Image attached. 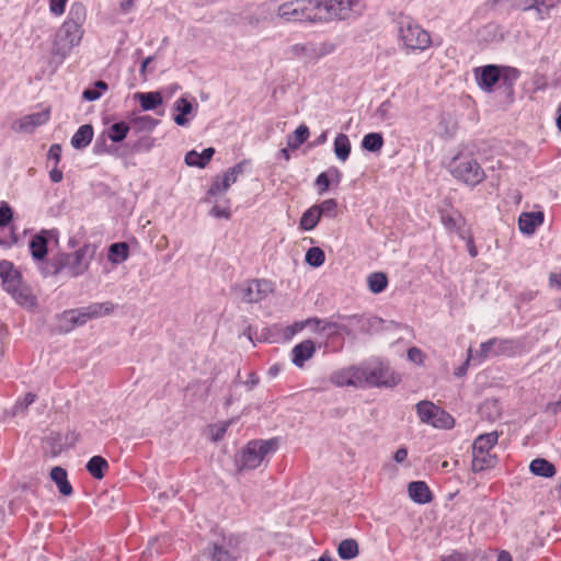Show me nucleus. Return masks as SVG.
Returning a JSON list of instances; mask_svg holds the SVG:
<instances>
[{
    "instance_id": "4",
    "label": "nucleus",
    "mask_w": 561,
    "mask_h": 561,
    "mask_svg": "<svg viewBox=\"0 0 561 561\" xmlns=\"http://www.w3.org/2000/svg\"><path fill=\"white\" fill-rule=\"evenodd\" d=\"M449 172L459 182L474 187L485 179V172L471 153H458L449 164Z\"/></svg>"
},
{
    "instance_id": "15",
    "label": "nucleus",
    "mask_w": 561,
    "mask_h": 561,
    "mask_svg": "<svg viewBox=\"0 0 561 561\" xmlns=\"http://www.w3.org/2000/svg\"><path fill=\"white\" fill-rule=\"evenodd\" d=\"M50 118V108L23 116L14 123L16 129L23 133H33L35 128L45 125Z\"/></svg>"
},
{
    "instance_id": "63",
    "label": "nucleus",
    "mask_w": 561,
    "mask_h": 561,
    "mask_svg": "<svg viewBox=\"0 0 561 561\" xmlns=\"http://www.w3.org/2000/svg\"><path fill=\"white\" fill-rule=\"evenodd\" d=\"M549 286L551 288L561 289V272L549 274Z\"/></svg>"
},
{
    "instance_id": "29",
    "label": "nucleus",
    "mask_w": 561,
    "mask_h": 561,
    "mask_svg": "<svg viewBox=\"0 0 561 561\" xmlns=\"http://www.w3.org/2000/svg\"><path fill=\"white\" fill-rule=\"evenodd\" d=\"M135 99L140 102V106L144 111H151L162 104V95L160 92H138L135 94Z\"/></svg>"
},
{
    "instance_id": "52",
    "label": "nucleus",
    "mask_w": 561,
    "mask_h": 561,
    "mask_svg": "<svg viewBox=\"0 0 561 561\" xmlns=\"http://www.w3.org/2000/svg\"><path fill=\"white\" fill-rule=\"evenodd\" d=\"M134 123L140 129L152 130L158 125L159 121L151 117L150 115H144V116H139V117L135 118Z\"/></svg>"
},
{
    "instance_id": "62",
    "label": "nucleus",
    "mask_w": 561,
    "mask_h": 561,
    "mask_svg": "<svg viewBox=\"0 0 561 561\" xmlns=\"http://www.w3.org/2000/svg\"><path fill=\"white\" fill-rule=\"evenodd\" d=\"M440 561H470L469 557L465 553L453 551L450 554L442 558Z\"/></svg>"
},
{
    "instance_id": "58",
    "label": "nucleus",
    "mask_w": 561,
    "mask_h": 561,
    "mask_svg": "<svg viewBox=\"0 0 561 561\" xmlns=\"http://www.w3.org/2000/svg\"><path fill=\"white\" fill-rule=\"evenodd\" d=\"M61 151H62V148L59 144L51 145L47 152L48 160H50V159L54 160L55 165H57L61 159Z\"/></svg>"
},
{
    "instance_id": "26",
    "label": "nucleus",
    "mask_w": 561,
    "mask_h": 561,
    "mask_svg": "<svg viewBox=\"0 0 561 561\" xmlns=\"http://www.w3.org/2000/svg\"><path fill=\"white\" fill-rule=\"evenodd\" d=\"M316 5V15H322V21H329L332 19L337 20L336 9L342 3H337V0H314Z\"/></svg>"
},
{
    "instance_id": "20",
    "label": "nucleus",
    "mask_w": 561,
    "mask_h": 561,
    "mask_svg": "<svg viewBox=\"0 0 561 561\" xmlns=\"http://www.w3.org/2000/svg\"><path fill=\"white\" fill-rule=\"evenodd\" d=\"M542 211L522 213L518 218L519 230L524 234H533L535 230L543 222Z\"/></svg>"
},
{
    "instance_id": "5",
    "label": "nucleus",
    "mask_w": 561,
    "mask_h": 561,
    "mask_svg": "<svg viewBox=\"0 0 561 561\" xmlns=\"http://www.w3.org/2000/svg\"><path fill=\"white\" fill-rule=\"evenodd\" d=\"M499 433L496 431L479 435L472 445L471 469L473 472H481L494 468L497 457L491 454L497 444Z\"/></svg>"
},
{
    "instance_id": "7",
    "label": "nucleus",
    "mask_w": 561,
    "mask_h": 561,
    "mask_svg": "<svg viewBox=\"0 0 561 561\" xmlns=\"http://www.w3.org/2000/svg\"><path fill=\"white\" fill-rule=\"evenodd\" d=\"M277 447L278 442L276 438L250 440L237 459L239 468L241 470L256 469L268 454L276 451Z\"/></svg>"
},
{
    "instance_id": "33",
    "label": "nucleus",
    "mask_w": 561,
    "mask_h": 561,
    "mask_svg": "<svg viewBox=\"0 0 561 561\" xmlns=\"http://www.w3.org/2000/svg\"><path fill=\"white\" fill-rule=\"evenodd\" d=\"M519 351V344L514 340L496 339L494 343L495 356H514Z\"/></svg>"
},
{
    "instance_id": "48",
    "label": "nucleus",
    "mask_w": 561,
    "mask_h": 561,
    "mask_svg": "<svg viewBox=\"0 0 561 561\" xmlns=\"http://www.w3.org/2000/svg\"><path fill=\"white\" fill-rule=\"evenodd\" d=\"M58 263H59V260H58V253H57L43 264V266L41 268L42 274L45 277L50 276V275L61 274L60 265Z\"/></svg>"
},
{
    "instance_id": "21",
    "label": "nucleus",
    "mask_w": 561,
    "mask_h": 561,
    "mask_svg": "<svg viewBox=\"0 0 561 561\" xmlns=\"http://www.w3.org/2000/svg\"><path fill=\"white\" fill-rule=\"evenodd\" d=\"M48 233L49 231L42 230L30 240L28 247L33 260L43 261L46 257L48 251Z\"/></svg>"
},
{
    "instance_id": "37",
    "label": "nucleus",
    "mask_w": 561,
    "mask_h": 561,
    "mask_svg": "<svg viewBox=\"0 0 561 561\" xmlns=\"http://www.w3.org/2000/svg\"><path fill=\"white\" fill-rule=\"evenodd\" d=\"M129 129V125L122 121L111 125L105 134L113 142H121L127 137Z\"/></svg>"
},
{
    "instance_id": "8",
    "label": "nucleus",
    "mask_w": 561,
    "mask_h": 561,
    "mask_svg": "<svg viewBox=\"0 0 561 561\" xmlns=\"http://www.w3.org/2000/svg\"><path fill=\"white\" fill-rule=\"evenodd\" d=\"M416 413L422 423L436 428L449 430L455 425V419L431 401H420L416 404Z\"/></svg>"
},
{
    "instance_id": "9",
    "label": "nucleus",
    "mask_w": 561,
    "mask_h": 561,
    "mask_svg": "<svg viewBox=\"0 0 561 561\" xmlns=\"http://www.w3.org/2000/svg\"><path fill=\"white\" fill-rule=\"evenodd\" d=\"M236 290L239 291L243 302L257 304L274 291V285L271 280L255 278L238 285Z\"/></svg>"
},
{
    "instance_id": "17",
    "label": "nucleus",
    "mask_w": 561,
    "mask_h": 561,
    "mask_svg": "<svg viewBox=\"0 0 561 561\" xmlns=\"http://www.w3.org/2000/svg\"><path fill=\"white\" fill-rule=\"evenodd\" d=\"M316 351L317 347L312 340H304L291 350L293 364L298 368H302L306 362L313 357Z\"/></svg>"
},
{
    "instance_id": "54",
    "label": "nucleus",
    "mask_w": 561,
    "mask_h": 561,
    "mask_svg": "<svg viewBox=\"0 0 561 561\" xmlns=\"http://www.w3.org/2000/svg\"><path fill=\"white\" fill-rule=\"evenodd\" d=\"M408 358L412 363L421 366L424 364L425 354L423 353V351L421 348L413 346L408 350Z\"/></svg>"
},
{
    "instance_id": "60",
    "label": "nucleus",
    "mask_w": 561,
    "mask_h": 561,
    "mask_svg": "<svg viewBox=\"0 0 561 561\" xmlns=\"http://www.w3.org/2000/svg\"><path fill=\"white\" fill-rule=\"evenodd\" d=\"M250 164V161L249 160H243V161H240L238 162L237 164H234L233 167L229 168L228 170L230 171V174L231 175H234V176H239L241 174L244 173L245 171V168L247 165Z\"/></svg>"
},
{
    "instance_id": "16",
    "label": "nucleus",
    "mask_w": 561,
    "mask_h": 561,
    "mask_svg": "<svg viewBox=\"0 0 561 561\" xmlns=\"http://www.w3.org/2000/svg\"><path fill=\"white\" fill-rule=\"evenodd\" d=\"M476 77L479 87L486 92H491L494 84L501 80L500 68L495 65L478 68L476 69Z\"/></svg>"
},
{
    "instance_id": "43",
    "label": "nucleus",
    "mask_w": 561,
    "mask_h": 561,
    "mask_svg": "<svg viewBox=\"0 0 561 561\" xmlns=\"http://www.w3.org/2000/svg\"><path fill=\"white\" fill-rule=\"evenodd\" d=\"M512 8L522 11L536 10L539 19H543L539 0H507Z\"/></svg>"
},
{
    "instance_id": "44",
    "label": "nucleus",
    "mask_w": 561,
    "mask_h": 561,
    "mask_svg": "<svg viewBox=\"0 0 561 561\" xmlns=\"http://www.w3.org/2000/svg\"><path fill=\"white\" fill-rule=\"evenodd\" d=\"M356 368L357 367H351L346 370L333 374L331 377V381L335 386H339V387H343V386H354L355 387V383L351 382V380L354 379L353 374L356 370Z\"/></svg>"
},
{
    "instance_id": "28",
    "label": "nucleus",
    "mask_w": 561,
    "mask_h": 561,
    "mask_svg": "<svg viewBox=\"0 0 561 561\" xmlns=\"http://www.w3.org/2000/svg\"><path fill=\"white\" fill-rule=\"evenodd\" d=\"M529 470L533 474L551 478L556 474V467L543 458H536L530 462Z\"/></svg>"
},
{
    "instance_id": "64",
    "label": "nucleus",
    "mask_w": 561,
    "mask_h": 561,
    "mask_svg": "<svg viewBox=\"0 0 561 561\" xmlns=\"http://www.w3.org/2000/svg\"><path fill=\"white\" fill-rule=\"evenodd\" d=\"M546 412L551 413L552 415H557L561 412V399L556 402H549L546 405Z\"/></svg>"
},
{
    "instance_id": "27",
    "label": "nucleus",
    "mask_w": 561,
    "mask_h": 561,
    "mask_svg": "<svg viewBox=\"0 0 561 561\" xmlns=\"http://www.w3.org/2000/svg\"><path fill=\"white\" fill-rule=\"evenodd\" d=\"M50 478L57 484L62 495L69 496L72 494V486L67 479V471L64 468L54 467L50 471Z\"/></svg>"
},
{
    "instance_id": "11",
    "label": "nucleus",
    "mask_w": 561,
    "mask_h": 561,
    "mask_svg": "<svg viewBox=\"0 0 561 561\" xmlns=\"http://www.w3.org/2000/svg\"><path fill=\"white\" fill-rule=\"evenodd\" d=\"M237 546L232 537H222L220 541L213 542L203 551V557L208 561H233L237 557Z\"/></svg>"
},
{
    "instance_id": "56",
    "label": "nucleus",
    "mask_w": 561,
    "mask_h": 561,
    "mask_svg": "<svg viewBox=\"0 0 561 561\" xmlns=\"http://www.w3.org/2000/svg\"><path fill=\"white\" fill-rule=\"evenodd\" d=\"M68 0H49V10L56 15L60 16L65 13L66 4Z\"/></svg>"
},
{
    "instance_id": "30",
    "label": "nucleus",
    "mask_w": 561,
    "mask_h": 561,
    "mask_svg": "<svg viewBox=\"0 0 561 561\" xmlns=\"http://www.w3.org/2000/svg\"><path fill=\"white\" fill-rule=\"evenodd\" d=\"M88 320L107 316L114 311V305L111 301L95 302L83 308Z\"/></svg>"
},
{
    "instance_id": "32",
    "label": "nucleus",
    "mask_w": 561,
    "mask_h": 561,
    "mask_svg": "<svg viewBox=\"0 0 561 561\" xmlns=\"http://www.w3.org/2000/svg\"><path fill=\"white\" fill-rule=\"evenodd\" d=\"M88 472L95 479L104 478L108 463L102 456H93L85 466Z\"/></svg>"
},
{
    "instance_id": "45",
    "label": "nucleus",
    "mask_w": 561,
    "mask_h": 561,
    "mask_svg": "<svg viewBox=\"0 0 561 561\" xmlns=\"http://www.w3.org/2000/svg\"><path fill=\"white\" fill-rule=\"evenodd\" d=\"M324 251L318 247L310 248L306 253V262L313 267L321 266L324 263Z\"/></svg>"
},
{
    "instance_id": "59",
    "label": "nucleus",
    "mask_w": 561,
    "mask_h": 561,
    "mask_svg": "<svg viewBox=\"0 0 561 561\" xmlns=\"http://www.w3.org/2000/svg\"><path fill=\"white\" fill-rule=\"evenodd\" d=\"M561 2V0H539L540 3V10L542 12L543 19L548 16L549 11L558 5Z\"/></svg>"
},
{
    "instance_id": "6",
    "label": "nucleus",
    "mask_w": 561,
    "mask_h": 561,
    "mask_svg": "<svg viewBox=\"0 0 561 561\" xmlns=\"http://www.w3.org/2000/svg\"><path fill=\"white\" fill-rule=\"evenodd\" d=\"M314 0H291L277 8V16L285 22L318 23L322 22V15H316Z\"/></svg>"
},
{
    "instance_id": "53",
    "label": "nucleus",
    "mask_w": 561,
    "mask_h": 561,
    "mask_svg": "<svg viewBox=\"0 0 561 561\" xmlns=\"http://www.w3.org/2000/svg\"><path fill=\"white\" fill-rule=\"evenodd\" d=\"M12 208L7 202L0 203V228L5 227L12 220Z\"/></svg>"
},
{
    "instance_id": "46",
    "label": "nucleus",
    "mask_w": 561,
    "mask_h": 561,
    "mask_svg": "<svg viewBox=\"0 0 561 561\" xmlns=\"http://www.w3.org/2000/svg\"><path fill=\"white\" fill-rule=\"evenodd\" d=\"M229 188L222 187V180L219 179V176H215L209 188L206 192L205 197L203 198V202L205 203H213L215 202V197L221 193H225Z\"/></svg>"
},
{
    "instance_id": "23",
    "label": "nucleus",
    "mask_w": 561,
    "mask_h": 561,
    "mask_svg": "<svg viewBox=\"0 0 561 561\" xmlns=\"http://www.w3.org/2000/svg\"><path fill=\"white\" fill-rule=\"evenodd\" d=\"M215 154V149L213 147L204 149L201 153L195 150H191L185 154L184 161L190 167L205 168L213 156Z\"/></svg>"
},
{
    "instance_id": "61",
    "label": "nucleus",
    "mask_w": 561,
    "mask_h": 561,
    "mask_svg": "<svg viewBox=\"0 0 561 561\" xmlns=\"http://www.w3.org/2000/svg\"><path fill=\"white\" fill-rule=\"evenodd\" d=\"M102 95V92L96 90L94 87L85 89L82 93V98L87 101H95L100 99Z\"/></svg>"
},
{
    "instance_id": "31",
    "label": "nucleus",
    "mask_w": 561,
    "mask_h": 561,
    "mask_svg": "<svg viewBox=\"0 0 561 561\" xmlns=\"http://www.w3.org/2000/svg\"><path fill=\"white\" fill-rule=\"evenodd\" d=\"M129 247L126 242H116L110 245L107 259L113 264H119L128 259Z\"/></svg>"
},
{
    "instance_id": "36",
    "label": "nucleus",
    "mask_w": 561,
    "mask_h": 561,
    "mask_svg": "<svg viewBox=\"0 0 561 561\" xmlns=\"http://www.w3.org/2000/svg\"><path fill=\"white\" fill-rule=\"evenodd\" d=\"M334 153L341 161H346L351 153V142L345 134H339L334 139Z\"/></svg>"
},
{
    "instance_id": "12",
    "label": "nucleus",
    "mask_w": 561,
    "mask_h": 561,
    "mask_svg": "<svg viewBox=\"0 0 561 561\" xmlns=\"http://www.w3.org/2000/svg\"><path fill=\"white\" fill-rule=\"evenodd\" d=\"M333 49L334 46L332 44H321L320 46H318L312 42H308L293 45L289 48V53L293 57L296 58L307 57L309 59L318 60L323 56L332 53Z\"/></svg>"
},
{
    "instance_id": "10",
    "label": "nucleus",
    "mask_w": 561,
    "mask_h": 561,
    "mask_svg": "<svg viewBox=\"0 0 561 561\" xmlns=\"http://www.w3.org/2000/svg\"><path fill=\"white\" fill-rule=\"evenodd\" d=\"M88 250L89 244H84L72 253H58L61 273L66 272L70 277L82 275L89 267V263L84 261Z\"/></svg>"
},
{
    "instance_id": "57",
    "label": "nucleus",
    "mask_w": 561,
    "mask_h": 561,
    "mask_svg": "<svg viewBox=\"0 0 561 561\" xmlns=\"http://www.w3.org/2000/svg\"><path fill=\"white\" fill-rule=\"evenodd\" d=\"M392 107V103L390 102V100H386L383 101L379 107L377 108L376 111V114L377 116L381 119V121H387L390 118V115H389V112Z\"/></svg>"
},
{
    "instance_id": "2",
    "label": "nucleus",
    "mask_w": 561,
    "mask_h": 561,
    "mask_svg": "<svg viewBox=\"0 0 561 561\" xmlns=\"http://www.w3.org/2000/svg\"><path fill=\"white\" fill-rule=\"evenodd\" d=\"M355 387H386L393 388L401 382V376L388 364L377 363L375 365L358 367L353 374Z\"/></svg>"
},
{
    "instance_id": "3",
    "label": "nucleus",
    "mask_w": 561,
    "mask_h": 561,
    "mask_svg": "<svg viewBox=\"0 0 561 561\" xmlns=\"http://www.w3.org/2000/svg\"><path fill=\"white\" fill-rule=\"evenodd\" d=\"M399 43L407 51H424L432 45L430 33L410 16L398 20Z\"/></svg>"
},
{
    "instance_id": "55",
    "label": "nucleus",
    "mask_w": 561,
    "mask_h": 561,
    "mask_svg": "<svg viewBox=\"0 0 561 561\" xmlns=\"http://www.w3.org/2000/svg\"><path fill=\"white\" fill-rule=\"evenodd\" d=\"M314 184L318 188L319 194L325 193L330 187V176L328 172L320 173L317 176Z\"/></svg>"
},
{
    "instance_id": "39",
    "label": "nucleus",
    "mask_w": 561,
    "mask_h": 561,
    "mask_svg": "<svg viewBox=\"0 0 561 561\" xmlns=\"http://www.w3.org/2000/svg\"><path fill=\"white\" fill-rule=\"evenodd\" d=\"M309 128L306 125H299L295 131L288 136L287 145L291 149L299 148L309 137Z\"/></svg>"
},
{
    "instance_id": "49",
    "label": "nucleus",
    "mask_w": 561,
    "mask_h": 561,
    "mask_svg": "<svg viewBox=\"0 0 561 561\" xmlns=\"http://www.w3.org/2000/svg\"><path fill=\"white\" fill-rule=\"evenodd\" d=\"M494 343H495V337L490 339L489 341L481 343L480 351L477 354V357L479 358V363H481L482 360L486 359L488 357H494L495 356Z\"/></svg>"
},
{
    "instance_id": "40",
    "label": "nucleus",
    "mask_w": 561,
    "mask_h": 561,
    "mask_svg": "<svg viewBox=\"0 0 561 561\" xmlns=\"http://www.w3.org/2000/svg\"><path fill=\"white\" fill-rule=\"evenodd\" d=\"M440 221L443 226L449 231L454 232L460 229V222L462 221V217L459 213H448L446 210H440Z\"/></svg>"
},
{
    "instance_id": "51",
    "label": "nucleus",
    "mask_w": 561,
    "mask_h": 561,
    "mask_svg": "<svg viewBox=\"0 0 561 561\" xmlns=\"http://www.w3.org/2000/svg\"><path fill=\"white\" fill-rule=\"evenodd\" d=\"M209 215L215 218H224L230 219L231 210H230V201H226V206L214 205L209 211Z\"/></svg>"
},
{
    "instance_id": "41",
    "label": "nucleus",
    "mask_w": 561,
    "mask_h": 561,
    "mask_svg": "<svg viewBox=\"0 0 561 561\" xmlns=\"http://www.w3.org/2000/svg\"><path fill=\"white\" fill-rule=\"evenodd\" d=\"M362 146L370 152L379 151L383 146V137L379 133H369L364 136Z\"/></svg>"
},
{
    "instance_id": "19",
    "label": "nucleus",
    "mask_w": 561,
    "mask_h": 561,
    "mask_svg": "<svg viewBox=\"0 0 561 561\" xmlns=\"http://www.w3.org/2000/svg\"><path fill=\"white\" fill-rule=\"evenodd\" d=\"M337 3H342L336 9L337 20H348L353 16H359L366 9V5L362 0H337Z\"/></svg>"
},
{
    "instance_id": "38",
    "label": "nucleus",
    "mask_w": 561,
    "mask_h": 561,
    "mask_svg": "<svg viewBox=\"0 0 561 561\" xmlns=\"http://www.w3.org/2000/svg\"><path fill=\"white\" fill-rule=\"evenodd\" d=\"M358 543L355 539H344L337 548L339 557L343 560H350L358 554Z\"/></svg>"
},
{
    "instance_id": "25",
    "label": "nucleus",
    "mask_w": 561,
    "mask_h": 561,
    "mask_svg": "<svg viewBox=\"0 0 561 561\" xmlns=\"http://www.w3.org/2000/svg\"><path fill=\"white\" fill-rule=\"evenodd\" d=\"M11 297L19 304L21 307L24 308H33L36 306L37 299L36 296L33 294L32 288L23 283L16 288V291L10 294Z\"/></svg>"
},
{
    "instance_id": "14",
    "label": "nucleus",
    "mask_w": 561,
    "mask_h": 561,
    "mask_svg": "<svg viewBox=\"0 0 561 561\" xmlns=\"http://www.w3.org/2000/svg\"><path fill=\"white\" fill-rule=\"evenodd\" d=\"M0 277L2 279V288L9 295L16 291V288L24 283L21 273L8 261L0 263Z\"/></svg>"
},
{
    "instance_id": "42",
    "label": "nucleus",
    "mask_w": 561,
    "mask_h": 561,
    "mask_svg": "<svg viewBox=\"0 0 561 561\" xmlns=\"http://www.w3.org/2000/svg\"><path fill=\"white\" fill-rule=\"evenodd\" d=\"M388 285L387 275L382 272L371 273L368 276V287L374 294H379L386 289Z\"/></svg>"
},
{
    "instance_id": "35",
    "label": "nucleus",
    "mask_w": 561,
    "mask_h": 561,
    "mask_svg": "<svg viewBox=\"0 0 561 561\" xmlns=\"http://www.w3.org/2000/svg\"><path fill=\"white\" fill-rule=\"evenodd\" d=\"M192 103L185 96H181L174 103V110L179 112V114L174 116L175 124L179 126L186 125L187 118L185 117V115L190 114L192 112Z\"/></svg>"
},
{
    "instance_id": "34",
    "label": "nucleus",
    "mask_w": 561,
    "mask_h": 561,
    "mask_svg": "<svg viewBox=\"0 0 561 561\" xmlns=\"http://www.w3.org/2000/svg\"><path fill=\"white\" fill-rule=\"evenodd\" d=\"M321 219L318 207L314 205L308 208L301 216L299 228L304 231H310L317 227Z\"/></svg>"
},
{
    "instance_id": "13",
    "label": "nucleus",
    "mask_w": 561,
    "mask_h": 561,
    "mask_svg": "<svg viewBox=\"0 0 561 561\" xmlns=\"http://www.w3.org/2000/svg\"><path fill=\"white\" fill-rule=\"evenodd\" d=\"M307 325H313L316 332H328V337H332L339 333L350 335L352 330L340 321H334L333 317L330 319L309 318L306 320Z\"/></svg>"
},
{
    "instance_id": "18",
    "label": "nucleus",
    "mask_w": 561,
    "mask_h": 561,
    "mask_svg": "<svg viewBox=\"0 0 561 561\" xmlns=\"http://www.w3.org/2000/svg\"><path fill=\"white\" fill-rule=\"evenodd\" d=\"M60 328L64 332H69L76 327L85 324L89 320L83 308L64 311L60 317Z\"/></svg>"
},
{
    "instance_id": "22",
    "label": "nucleus",
    "mask_w": 561,
    "mask_h": 561,
    "mask_svg": "<svg viewBox=\"0 0 561 561\" xmlns=\"http://www.w3.org/2000/svg\"><path fill=\"white\" fill-rule=\"evenodd\" d=\"M408 492L411 500L417 504H427L433 500L432 491L424 481L410 482Z\"/></svg>"
},
{
    "instance_id": "50",
    "label": "nucleus",
    "mask_w": 561,
    "mask_h": 561,
    "mask_svg": "<svg viewBox=\"0 0 561 561\" xmlns=\"http://www.w3.org/2000/svg\"><path fill=\"white\" fill-rule=\"evenodd\" d=\"M519 77V71L515 68H504V71L501 73V80L503 84L507 85L511 90L514 81H516Z\"/></svg>"
},
{
    "instance_id": "24",
    "label": "nucleus",
    "mask_w": 561,
    "mask_h": 561,
    "mask_svg": "<svg viewBox=\"0 0 561 561\" xmlns=\"http://www.w3.org/2000/svg\"><path fill=\"white\" fill-rule=\"evenodd\" d=\"M93 127L90 124L81 125L71 137V146L75 149L82 150L87 148L93 139Z\"/></svg>"
},
{
    "instance_id": "1",
    "label": "nucleus",
    "mask_w": 561,
    "mask_h": 561,
    "mask_svg": "<svg viewBox=\"0 0 561 561\" xmlns=\"http://www.w3.org/2000/svg\"><path fill=\"white\" fill-rule=\"evenodd\" d=\"M87 20V9L82 2H73L67 20L59 27L55 45L62 51H69L78 46L84 34L83 24Z\"/></svg>"
},
{
    "instance_id": "47",
    "label": "nucleus",
    "mask_w": 561,
    "mask_h": 561,
    "mask_svg": "<svg viewBox=\"0 0 561 561\" xmlns=\"http://www.w3.org/2000/svg\"><path fill=\"white\" fill-rule=\"evenodd\" d=\"M318 207L320 216L325 217H335L337 213V202L334 198H328L321 202L320 204L314 205Z\"/></svg>"
}]
</instances>
